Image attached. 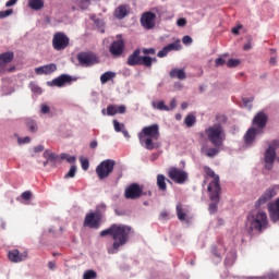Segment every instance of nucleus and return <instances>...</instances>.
Returning a JSON list of instances; mask_svg holds the SVG:
<instances>
[{
	"label": "nucleus",
	"mask_w": 279,
	"mask_h": 279,
	"mask_svg": "<svg viewBox=\"0 0 279 279\" xmlns=\"http://www.w3.org/2000/svg\"><path fill=\"white\" fill-rule=\"evenodd\" d=\"M205 135L214 147L208 148L206 144H203L201 154L207 158H215L221 151L223 143H226V130L221 124H214L205 130Z\"/></svg>",
	"instance_id": "obj_1"
},
{
	"label": "nucleus",
	"mask_w": 279,
	"mask_h": 279,
	"mask_svg": "<svg viewBox=\"0 0 279 279\" xmlns=\"http://www.w3.org/2000/svg\"><path fill=\"white\" fill-rule=\"evenodd\" d=\"M278 184L270 185L255 202V208H260L267 204L268 215L272 223H278L279 221V197L271 202L278 195Z\"/></svg>",
	"instance_id": "obj_2"
},
{
	"label": "nucleus",
	"mask_w": 279,
	"mask_h": 279,
	"mask_svg": "<svg viewBox=\"0 0 279 279\" xmlns=\"http://www.w3.org/2000/svg\"><path fill=\"white\" fill-rule=\"evenodd\" d=\"M132 227L116 223L100 232V236L110 235L113 239L112 251H109V254H117L119 252V247H123V245L130 241Z\"/></svg>",
	"instance_id": "obj_3"
},
{
	"label": "nucleus",
	"mask_w": 279,
	"mask_h": 279,
	"mask_svg": "<svg viewBox=\"0 0 279 279\" xmlns=\"http://www.w3.org/2000/svg\"><path fill=\"white\" fill-rule=\"evenodd\" d=\"M268 226L269 219L267 218V213L264 210L251 211L246 217L245 228L248 234L256 232L260 234V232L267 230Z\"/></svg>",
	"instance_id": "obj_4"
},
{
	"label": "nucleus",
	"mask_w": 279,
	"mask_h": 279,
	"mask_svg": "<svg viewBox=\"0 0 279 279\" xmlns=\"http://www.w3.org/2000/svg\"><path fill=\"white\" fill-rule=\"evenodd\" d=\"M138 138L141 145H145L149 151L154 150L156 147L154 141L160 138V126L158 124L144 126L142 132L138 133Z\"/></svg>",
	"instance_id": "obj_5"
},
{
	"label": "nucleus",
	"mask_w": 279,
	"mask_h": 279,
	"mask_svg": "<svg viewBox=\"0 0 279 279\" xmlns=\"http://www.w3.org/2000/svg\"><path fill=\"white\" fill-rule=\"evenodd\" d=\"M157 62L156 58L143 56L141 57V48H137L128 57L126 64L129 66H146L151 69V64Z\"/></svg>",
	"instance_id": "obj_6"
},
{
	"label": "nucleus",
	"mask_w": 279,
	"mask_h": 279,
	"mask_svg": "<svg viewBox=\"0 0 279 279\" xmlns=\"http://www.w3.org/2000/svg\"><path fill=\"white\" fill-rule=\"evenodd\" d=\"M101 213H106L105 204L98 205L96 208V213H89L85 216V220H84L85 228L99 230V228H101Z\"/></svg>",
	"instance_id": "obj_7"
},
{
	"label": "nucleus",
	"mask_w": 279,
	"mask_h": 279,
	"mask_svg": "<svg viewBox=\"0 0 279 279\" xmlns=\"http://www.w3.org/2000/svg\"><path fill=\"white\" fill-rule=\"evenodd\" d=\"M144 189V185H141L138 183H131L124 190L125 199H141L143 195H148L149 197H151V191L145 192Z\"/></svg>",
	"instance_id": "obj_8"
},
{
	"label": "nucleus",
	"mask_w": 279,
	"mask_h": 279,
	"mask_svg": "<svg viewBox=\"0 0 279 279\" xmlns=\"http://www.w3.org/2000/svg\"><path fill=\"white\" fill-rule=\"evenodd\" d=\"M114 165L117 162L113 159H106L96 167V175L99 180H106L110 178L112 171H114Z\"/></svg>",
	"instance_id": "obj_9"
},
{
	"label": "nucleus",
	"mask_w": 279,
	"mask_h": 279,
	"mask_svg": "<svg viewBox=\"0 0 279 279\" xmlns=\"http://www.w3.org/2000/svg\"><path fill=\"white\" fill-rule=\"evenodd\" d=\"M204 172L208 175V178H211L213 181L208 184L207 191H211V199H215L217 197V193L219 190H221V185L219 182V177L215 173V170H211L210 167L204 166L203 167Z\"/></svg>",
	"instance_id": "obj_10"
},
{
	"label": "nucleus",
	"mask_w": 279,
	"mask_h": 279,
	"mask_svg": "<svg viewBox=\"0 0 279 279\" xmlns=\"http://www.w3.org/2000/svg\"><path fill=\"white\" fill-rule=\"evenodd\" d=\"M125 51V39L123 35H117V39L113 40L109 47V53L112 58H121Z\"/></svg>",
	"instance_id": "obj_11"
},
{
	"label": "nucleus",
	"mask_w": 279,
	"mask_h": 279,
	"mask_svg": "<svg viewBox=\"0 0 279 279\" xmlns=\"http://www.w3.org/2000/svg\"><path fill=\"white\" fill-rule=\"evenodd\" d=\"M69 36L62 32H58L53 35L52 47L56 51H64L69 47Z\"/></svg>",
	"instance_id": "obj_12"
},
{
	"label": "nucleus",
	"mask_w": 279,
	"mask_h": 279,
	"mask_svg": "<svg viewBox=\"0 0 279 279\" xmlns=\"http://www.w3.org/2000/svg\"><path fill=\"white\" fill-rule=\"evenodd\" d=\"M168 178L175 182V184H184L189 180V173L182 169L172 167L168 171Z\"/></svg>",
	"instance_id": "obj_13"
},
{
	"label": "nucleus",
	"mask_w": 279,
	"mask_h": 279,
	"mask_svg": "<svg viewBox=\"0 0 279 279\" xmlns=\"http://www.w3.org/2000/svg\"><path fill=\"white\" fill-rule=\"evenodd\" d=\"M77 61L82 66H93L99 63V59L93 52H80L77 54Z\"/></svg>",
	"instance_id": "obj_14"
},
{
	"label": "nucleus",
	"mask_w": 279,
	"mask_h": 279,
	"mask_svg": "<svg viewBox=\"0 0 279 279\" xmlns=\"http://www.w3.org/2000/svg\"><path fill=\"white\" fill-rule=\"evenodd\" d=\"M141 25L144 29H154L156 27V13L150 11L143 13Z\"/></svg>",
	"instance_id": "obj_15"
},
{
	"label": "nucleus",
	"mask_w": 279,
	"mask_h": 279,
	"mask_svg": "<svg viewBox=\"0 0 279 279\" xmlns=\"http://www.w3.org/2000/svg\"><path fill=\"white\" fill-rule=\"evenodd\" d=\"M14 60V52L8 51L0 53V69L1 71H8L9 73H12L14 71V66L10 68L9 70H5V65L10 64Z\"/></svg>",
	"instance_id": "obj_16"
},
{
	"label": "nucleus",
	"mask_w": 279,
	"mask_h": 279,
	"mask_svg": "<svg viewBox=\"0 0 279 279\" xmlns=\"http://www.w3.org/2000/svg\"><path fill=\"white\" fill-rule=\"evenodd\" d=\"M73 82V77L69 74H62L59 77L52 80V82H48V86H57L58 88H62L64 84H71Z\"/></svg>",
	"instance_id": "obj_17"
},
{
	"label": "nucleus",
	"mask_w": 279,
	"mask_h": 279,
	"mask_svg": "<svg viewBox=\"0 0 279 279\" xmlns=\"http://www.w3.org/2000/svg\"><path fill=\"white\" fill-rule=\"evenodd\" d=\"M28 256L27 251L21 253L19 250L9 251L8 258L11 263H23Z\"/></svg>",
	"instance_id": "obj_18"
},
{
	"label": "nucleus",
	"mask_w": 279,
	"mask_h": 279,
	"mask_svg": "<svg viewBox=\"0 0 279 279\" xmlns=\"http://www.w3.org/2000/svg\"><path fill=\"white\" fill-rule=\"evenodd\" d=\"M130 4H120L118 8L114 9L113 11V16L118 21H123L128 14H130Z\"/></svg>",
	"instance_id": "obj_19"
},
{
	"label": "nucleus",
	"mask_w": 279,
	"mask_h": 279,
	"mask_svg": "<svg viewBox=\"0 0 279 279\" xmlns=\"http://www.w3.org/2000/svg\"><path fill=\"white\" fill-rule=\"evenodd\" d=\"M208 193H209V199L213 202V203L209 204L208 210H209L210 215H215V214H217V210H218L221 190L216 192V197L215 198H213V193H214L213 191H208Z\"/></svg>",
	"instance_id": "obj_20"
},
{
	"label": "nucleus",
	"mask_w": 279,
	"mask_h": 279,
	"mask_svg": "<svg viewBox=\"0 0 279 279\" xmlns=\"http://www.w3.org/2000/svg\"><path fill=\"white\" fill-rule=\"evenodd\" d=\"M264 161H265L266 169L268 170L274 169V162H276V150H271L267 148L264 154Z\"/></svg>",
	"instance_id": "obj_21"
},
{
	"label": "nucleus",
	"mask_w": 279,
	"mask_h": 279,
	"mask_svg": "<svg viewBox=\"0 0 279 279\" xmlns=\"http://www.w3.org/2000/svg\"><path fill=\"white\" fill-rule=\"evenodd\" d=\"M56 71H58V65L54 63H49L35 69L37 75H51V73H56Z\"/></svg>",
	"instance_id": "obj_22"
},
{
	"label": "nucleus",
	"mask_w": 279,
	"mask_h": 279,
	"mask_svg": "<svg viewBox=\"0 0 279 279\" xmlns=\"http://www.w3.org/2000/svg\"><path fill=\"white\" fill-rule=\"evenodd\" d=\"M267 113L260 111L253 119V125L258 128V130H263L267 125Z\"/></svg>",
	"instance_id": "obj_23"
},
{
	"label": "nucleus",
	"mask_w": 279,
	"mask_h": 279,
	"mask_svg": "<svg viewBox=\"0 0 279 279\" xmlns=\"http://www.w3.org/2000/svg\"><path fill=\"white\" fill-rule=\"evenodd\" d=\"M126 108L124 105L117 106V105H109L107 107V114L108 117H114V114H125Z\"/></svg>",
	"instance_id": "obj_24"
},
{
	"label": "nucleus",
	"mask_w": 279,
	"mask_h": 279,
	"mask_svg": "<svg viewBox=\"0 0 279 279\" xmlns=\"http://www.w3.org/2000/svg\"><path fill=\"white\" fill-rule=\"evenodd\" d=\"M175 210L179 221H186L189 219V207H184L182 203H178Z\"/></svg>",
	"instance_id": "obj_25"
},
{
	"label": "nucleus",
	"mask_w": 279,
	"mask_h": 279,
	"mask_svg": "<svg viewBox=\"0 0 279 279\" xmlns=\"http://www.w3.org/2000/svg\"><path fill=\"white\" fill-rule=\"evenodd\" d=\"M257 132L258 131L256 130V128H251L247 130L244 135V142L246 145H252V143H254Z\"/></svg>",
	"instance_id": "obj_26"
},
{
	"label": "nucleus",
	"mask_w": 279,
	"mask_h": 279,
	"mask_svg": "<svg viewBox=\"0 0 279 279\" xmlns=\"http://www.w3.org/2000/svg\"><path fill=\"white\" fill-rule=\"evenodd\" d=\"M24 123L32 134H36V132H38V123H36V120L27 118Z\"/></svg>",
	"instance_id": "obj_27"
},
{
	"label": "nucleus",
	"mask_w": 279,
	"mask_h": 279,
	"mask_svg": "<svg viewBox=\"0 0 279 279\" xmlns=\"http://www.w3.org/2000/svg\"><path fill=\"white\" fill-rule=\"evenodd\" d=\"M170 77L175 78L177 80H186V72H184V70H180V69H172L170 71Z\"/></svg>",
	"instance_id": "obj_28"
},
{
	"label": "nucleus",
	"mask_w": 279,
	"mask_h": 279,
	"mask_svg": "<svg viewBox=\"0 0 279 279\" xmlns=\"http://www.w3.org/2000/svg\"><path fill=\"white\" fill-rule=\"evenodd\" d=\"M28 8L31 10H43L45 8V1L44 0H28Z\"/></svg>",
	"instance_id": "obj_29"
},
{
	"label": "nucleus",
	"mask_w": 279,
	"mask_h": 279,
	"mask_svg": "<svg viewBox=\"0 0 279 279\" xmlns=\"http://www.w3.org/2000/svg\"><path fill=\"white\" fill-rule=\"evenodd\" d=\"M163 174L157 175V186L159 191H167V182H170Z\"/></svg>",
	"instance_id": "obj_30"
},
{
	"label": "nucleus",
	"mask_w": 279,
	"mask_h": 279,
	"mask_svg": "<svg viewBox=\"0 0 279 279\" xmlns=\"http://www.w3.org/2000/svg\"><path fill=\"white\" fill-rule=\"evenodd\" d=\"M151 106H153V108H155V110H160V111H166V112H169V110H171V108H169V106L165 105L163 100H160L158 102L153 101Z\"/></svg>",
	"instance_id": "obj_31"
},
{
	"label": "nucleus",
	"mask_w": 279,
	"mask_h": 279,
	"mask_svg": "<svg viewBox=\"0 0 279 279\" xmlns=\"http://www.w3.org/2000/svg\"><path fill=\"white\" fill-rule=\"evenodd\" d=\"M113 77H117V74L114 72L108 71L100 76V82L101 84H108V82H110V80H113Z\"/></svg>",
	"instance_id": "obj_32"
},
{
	"label": "nucleus",
	"mask_w": 279,
	"mask_h": 279,
	"mask_svg": "<svg viewBox=\"0 0 279 279\" xmlns=\"http://www.w3.org/2000/svg\"><path fill=\"white\" fill-rule=\"evenodd\" d=\"M44 158H46L47 160H50V162H56V160H58V155H56L51 150H45Z\"/></svg>",
	"instance_id": "obj_33"
},
{
	"label": "nucleus",
	"mask_w": 279,
	"mask_h": 279,
	"mask_svg": "<svg viewBox=\"0 0 279 279\" xmlns=\"http://www.w3.org/2000/svg\"><path fill=\"white\" fill-rule=\"evenodd\" d=\"M195 121H196L195 116L187 114L184 120V123H185L186 128H193V125H195Z\"/></svg>",
	"instance_id": "obj_34"
},
{
	"label": "nucleus",
	"mask_w": 279,
	"mask_h": 279,
	"mask_svg": "<svg viewBox=\"0 0 279 279\" xmlns=\"http://www.w3.org/2000/svg\"><path fill=\"white\" fill-rule=\"evenodd\" d=\"M165 48L168 50V52L169 51H179V49L181 48L180 40L169 44V45L165 46Z\"/></svg>",
	"instance_id": "obj_35"
},
{
	"label": "nucleus",
	"mask_w": 279,
	"mask_h": 279,
	"mask_svg": "<svg viewBox=\"0 0 279 279\" xmlns=\"http://www.w3.org/2000/svg\"><path fill=\"white\" fill-rule=\"evenodd\" d=\"M83 279H97V272L95 270H86L83 275Z\"/></svg>",
	"instance_id": "obj_36"
},
{
	"label": "nucleus",
	"mask_w": 279,
	"mask_h": 279,
	"mask_svg": "<svg viewBox=\"0 0 279 279\" xmlns=\"http://www.w3.org/2000/svg\"><path fill=\"white\" fill-rule=\"evenodd\" d=\"M239 64H241V61L238 60V59H229V60L227 61V66H228L229 69H234L235 66H239Z\"/></svg>",
	"instance_id": "obj_37"
},
{
	"label": "nucleus",
	"mask_w": 279,
	"mask_h": 279,
	"mask_svg": "<svg viewBox=\"0 0 279 279\" xmlns=\"http://www.w3.org/2000/svg\"><path fill=\"white\" fill-rule=\"evenodd\" d=\"M76 171H77V167L71 166L69 172L64 175V179L69 180V178H75Z\"/></svg>",
	"instance_id": "obj_38"
},
{
	"label": "nucleus",
	"mask_w": 279,
	"mask_h": 279,
	"mask_svg": "<svg viewBox=\"0 0 279 279\" xmlns=\"http://www.w3.org/2000/svg\"><path fill=\"white\" fill-rule=\"evenodd\" d=\"M61 159L66 160V162H70V163H73L76 160L75 156H70L69 154H62Z\"/></svg>",
	"instance_id": "obj_39"
},
{
	"label": "nucleus",
	"mask_w": 279,
	"mask_h": 279,
	"mask_svg": "<svg viewBox=\"0 0 279 279\" xmlns=\"http://www.w3.org/2000/svg\"><path fill=\"white\" fill-rule=\"evenodd\" d=\"M81 165L83 171H88V168L90 167V162L88 161L87 158H81Z\"/></svg>",
	"instance_id": "obj_40"
},
{
	"label": "nucleus",
	"mask_w": 279,
	"mask_h": 279,
	"mask_svg": "<svg viewBox=\"0 0 279 279\" xmlns=\"http://www.w3.org/2000/svg\"><path fill=\"white\" fill-rule=\"evenodd\" d=\"M14 14V10L9 9L5 11H0V19H8V16Z\"/></svg>",
	"instance_id": "obj_41"
},
{
	"label": "nucleus",
	"mask_w": 279,
	"mask_h": 279,
	"mask_svg": "<svg viewBox=\"0 0 279 279\" xmlns=\"http://www.w3.org/2000/svg\"><path fill=\"white\" fill-rule=\"evenodd\" d=\"M113 128L117 132H122V130L125 128V124H121L119 121L113 120Z\"/></svg>",
	"instance_id": "obj_42"
},
{
	"label": "nucleus",
	"mask_w": 279,
	"mask_h": 279,
	"mask_svg": "<svg viewBox=\"0 0 279 279\" xmlns=\"http://www.w3.org/2000/svg\"><path fill=\"white\" fill-rule=\"evenodd\" d=\"M19 145H25L27 143H32V138L29 136L26 137H17Z\"/></svg>",
	"instance_id": "obj_43"
},
{
	"label": "nucleus",
	"mask_w": 279,
	"mask_h": 279,
	"mask_svg": "<svg viewBox=\"0 0 279 279\" xmlns=\"http://www.w3.org/2000/svg\"><path fill=\"white\" fill-rule=\"evenodd\" d=\"M142 53H144V56H155L156 54V49H154V48H144L142 50Z\"/></svg>",
	"instance_id": "obj_44"
},
{
	"label": "nucleus",
	"mask_w": 279,
	"mask_h": 279,
	"mask_svg": "<svg viewBox=\"0 0 279 279\" xmlns=\"http://www.w3.org/2000/svg\"><path fill=\"white\" fill-rule=\"evenodd\" d=\"M89 5H90V0H81L80 1L81 10H88Z\"/></svg>",
	"instance_id": "obj_45"
},
{
	"label": "nucleus",
	"mask_w": 279,
	"mask_h": 279,
	"mask_svg": "<svg viewBox=\"0 0 279 279\" xmlns=\"http://www.w3.org/2000/svg\"><path fill=\"white\" fill-rule=\"evenodd\" d=\"M279 147V141L275 140L269 144L268 149H270L271 151H276V149H278Z\"/></svg>",
	"instance_id": "obj_46"
},
{
	"label": "nucleus",
	"mask_w": 279,
	"mask_h": 279,
	"mask_svg": "<svg viewBox=\"0 0 279 279\" xmlns=\"http://www.w3.org/2000/svg\"><path fill=\"white\" fill-rule=\"evenodd\" d=\"M22 199H25V202H29L32 199V192L25 191L21 194Z\"/></svg>",
	"instance_id": "obj_47"
},
{
	"label": "nucleus",
	"mask_w": 279,
	"mask_h": 279,
	"mask_svg": "<svg viewBox=\"0 0 279 279\" xmlns=\"http://www.w3.org/2000/svg\"><path fill=\"white\" fill-rule=\"evenodd\" d=\"M182 43H183V45H192L193 44V38H191V36H189V35H185L182 38Z\"/></svg>",
	"instance_id": "obj_48"
},
{
	"label": "nucleus",
	"mask_w": 279,
	"mask_h": 279,
	"mask_svg": "<svg viewBox=\"0 0 279 279\" xmlns=\"http://www.w3.org/2000/svg\"><path fill=\"white\" fill-rule=\"evenodd\" d=\"M169 53V51L167 50L166 47H163L158 53V58H167V54Z\"/></svg>",
	"instance_id": "obj_49"
},
{
	"label": "nucleus",
	"mask_w": 279,
	"mask_h": 279,
	"mask_svg": "<svg viewBox=\"0 0 279 279\" xmlns=\"http://www.w3.org/2000/svg\"><path fill=\"white\" fill-rule=\"evenodd\" d=\"M226 64V60L223 58H217L215 60V66H223Z\"/></svg>",
	"instance_id": "obj_50"
},
{
	"label": "nucleus",
	"mask_w": 279,
	"mask_h": 279,
	"mask_svg": "<svg viewBox=\"0 0 279 279\" xmlns=\"http://www.w3.org/2000/svg\"><path fill=\"white\" fill-rule=\"evenodd\" d=\"M252 101H254V97H252V98H242V104H243V106H245V108H247V106H250V104H252Z\"/></svg>",
	"instance_id": "obj_51"
},
{
	"label": "nucleus",
	"mask_w": 279,
	"mask_h": 279,
	"mask_svg": "<svg viewBox=\"0 0 279 279\" xmlns=\"http://www.w3.org/2000/svg\"><path fill=\"white\" fill-rule=\"evenodd\" d=\"M244 51L252 49V37H248V41L243 46Z\"/></svg>",
	"instance_id": "obj_52"
},
{
	"label": "nucleus",
	"mask_w": 279,
	"mask_h": 279,
	"mask_svg": "<svg viewBox=\"0 0 279 279\" xmlns=\"http://www.w3.org/2000/svg\"><path fill=\"white\" fill-rule=\"evenodd\" d=\"M50 108H49V106H47V105H43L41 106V112H43V114H49V112H50Z\"/></svg>",
	"instance_id": "obj_53"
},
{
	"label": "nucleus",
	"mask_w": 279,
	"mask_h": 279,
	"mask_svg": "<svg viewBox=\"0 0 279 279\" xmlns=\"http://www.w3.org/2000/svg\"><path fill=\"white\" fill-rule=\"evenodd\" d=\"M17 2H19V0H9L5 3V8H12V5H16Z\"/></svg>",
	"instance_id": "obj_54"
},
{
	"label": "nucleus",
	"mask_w": 279,
	"mask_h": 279,
	"mask_svg": "<svg viewBox=\"0 0 279 279\" xmlns=\"http://www.w3.org/2000/svg\"><path fill=\"white\" fill-rule=\"evenodd\" d=\"M177 25L179 27H184V25H186V20L185 19H179L177 22Z\"/></svg>",
	"instance_id": "obj_55"
},
{
	"label": "nucleus",
	"mask_w": 279,
	"mask_h": 279,
	"mask_svg": "<svg viewBox=\"0 0 279 279\" xmlns=\"http://www.w3.org/2000/svg\"><path fill=\"white\" fill-rule=\"evenodd\" d=\"M44 150H45V146H43V145H38L34 148L35 154H38Z\"/></svg>",
	"instance_id": "obj_56"
},
{
	"label": "nucleus",
	"mask_w": 279,
	"mask_h": 279,
	"mask_svg": "<svg viewBox=\"0 0 279 279\" xmlns=\"http://www.w3.org/2000/svg\"><path fill=\"white\" fill-rule=\"evenodd\" d=\"M211 253L214 254V256H217L218 258H221V254H219V253L217 252V246H214V247L211 248Z\"/></svg>",
	"instance_id": "obj_57"
},
{
	"label": "nucleus",
	"mask_w": 279,
	"mask_h": 279,
	"mask_svg": "<svg viewBox=\"0 0 279 279\" xmlns=\"http://www.w3.org/2000/svg\"><path fill=\"white\" fill-rule=\"evenodd\" d=\"M160 219H169V214L167 211H161Z\"/></svg>",
	"instance_id": "obj_58"
},
{
	"label": "nucleus",
	"mask_w": 279,
	"mask_h": 279,
	"mask_svg": "<svg viewBox=\"0 0 279 279\" xmlns=\"http://www.w3.org/2000/svg\"><path fill=\"white\" fill-rule=\"evenodd\" d=\"M175 106H177V100H175V98H173L171 101H170V110H173L174 108H175Z\"/></svg>",
	"instance_id": "obj_59"
},
{
	"label": "nucleus",
	"mask_w": 279,
	"mask_h": 279,
	"mask_svg": "<svg viewBox=\"0 0 279 279\" xmlns=\"http://www.w3.org/2000/svg\"><path fill=\"white\" fill-rule=\"evenodd\" d=\"M120 132H122V134H123V136H125V138H130V133L128 132V130H125V126Z\"/></svg>",
	"instance_id": "obj_60"
},
{
	"label": "nucleus",
	"mask_w": 279,
	"mask_h": 279,
	"mask_svg": "<svg viewBox=\"0 0 279 279\" xmlns=\"http://www.w3.org/2000/svg\"><path fill=\"white\" fill-rule=\"evenodd\" d=\"M89 147H90L92 149H96V147H97V141H92L90 144H89Z\"/></svg>",
	"instance_id": "obj_61"
},
{
	"label": "nucleus",
	"mask_w": 279,
	"mask_h": 279,
	"mask_svg": "<svg viewBox=\"0 0 279 279\" xmlns=\"http://www.w3.org/2000/svg\"><path fill=\"white\" fill-rule=\"evenodd\" d=\"M48 267L49 269H56V262H49Z\"/></svg>",
	"instance_id": "obj_62"
},
{
	"label": "nucleus",
	"mask_w": 279,
	"mask_h": 279,
	"mask_svg": "<svg viewBox=\"0 0 279 279\" xmlns=\"http://www.w3.org/2000/svg\"><path fill=\"white\" fill-rule=\"evenodd\" d=\"M241 31V26H236L234 28H232V34H239V32Z\"/></svg>",
	"instance_id": "obj_63"
},
{
	"label": "nucleus",
	"mask_w": 279,
	"mask_h": 279,
	"mask_svg": "<svg viewBox=\"0 0 279 279\" xmlns=\"http://www.w3.org/2000/svg\"><path fill=\"white\" fill-rule=\"evenodd\" d=\"M181 108H182V110H186V108H189V104L182 102Z\"/></svg>",
	"instance_id": "obj_64"
}]
</instances>
